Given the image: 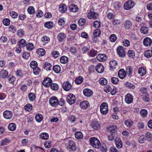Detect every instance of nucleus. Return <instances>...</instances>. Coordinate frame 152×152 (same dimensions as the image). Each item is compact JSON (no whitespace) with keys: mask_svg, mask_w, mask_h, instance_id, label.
Segmentation results:
<instances>
[{"mask_svg":"<svg viewBox=\"0 0 152 152\" xmlns=\"http://www.w3.org/2000/svg\"><path fill=\"white\" fill-rule=\"evenodd\" d=\"M91 145L96 148H99L100 145L99 141L96 138L91 137L89 140Z\"/></svg>","mask_w":152,"mask_h":152,"instance_id":"f257e3e1","label":"nucleus"},{"mask_svg":"<svg viewBox=\"0 0 152 152\" xmlns=\"http://www.w3.org/2000/svg\"><path fill=\"white\" fill-rule=\"evenodd\" d=\"M108 111L107 104L106 102L102 103L100 106V112L103 115H106Z\"/></svg>","mask_w":152,"mask_h":152,"instance_id":"f03ea898","label":"nucleus"},{"mask_svg":"<svg viewBox=\"0 0 152 152\" xmlns=\"http://www.w3.org/2000/svg\"><path fill=\"white\" fill-rule=\"evenodd\" d=\"M126 48L123 47L119 46L116 49L118 55L121 57L123 58L126 55V53L125 50Z\"/></svg>","mask_w":152,"mask_h":152,"instance_id":"7ed1b4c3","label":"nucleus"},{"mask_svg":"<svg viewBox=\"0 0 152 152\" xmlns=\"http://www.w3.org/2000/svg\"><path fill=\"white\" fill-rule=\"evenodd\" d=\"M65 145L67 148L71 149L72 151H75L76 150V144L73 141H69L67 143H65Z\"/></svg>","mask_w":152,"mask_h":152,"instance_id":"20e7f679","label":"nucleus"},{"mask_svg":"<svg viewBox=\"0 0 152 152\" xmlns=\"http://www.w3.org/2000/svg\"><path fill=\"white\" fill-rule=\"evenodd\" d=\"M49 103L52 107H56L58 105V100L55 96L51 97L49 100Z\"/></svg>","mask_w":152,"mask_h":152,"instance_id":"39448f33","label":"nucleus"},{"mask_svg":"<svg viewBox=\"0 0 152 152\" xmlns=\"http://www.w3.org/2000/svg\"><path fill=\"white\" fill-rule=\"evenodd\" d=\"M75 95L72 94H68L67 97V102L70 104H72L75 103Z\"/></svg>","mask_w":152,"mask_h":152,"instance_id":"423d86ee","label":"nucleus"},{"mask_svg":"<svg viewBox=\"0 0 152 152\" xmlns=\"http://www.w3.org/2000/svg\"><path fill=\"white\" fill-rule=\"evenodd\" d=\"M52 82L51 79L48 77L45 78L43 80L42 84L43 86L46 87H48L50 86Z\"/></svg>","mask_w":152,"mask_h":152,"instance_id":"0eeeda50","label":"nucleus"},{"mask_svg":"<svg viewBox=\"0 0 152 152\" xmlns=\"http://www.w3.org/2000/svg\"><path fill=\"white\" fill-rule=\"evenodd\" d=\"M134 5V2L131 1L126 2L124 5V8L125 9L129 10L133 7Z\"/></svg>","mask_w":152,"mask_h":152,"instance_id":"6e6552de","label":"nucleus"},{"mask_svg":"<svg viewBox=\"0 0 152 152\" xmlns=\"http://www.w3.org/2000/svg\"><path fill=\"white\" fill-rule=\"evenodd\" d=\"M4 117L7 119H10L12 116V111L9 110H5L3 113Z\"/></svg>","mask_w":152,"mask_h":152,"instance_id":"1a4fd4ad","label":"nucleus"},{"mask_svg":"<svg viewBox=\"0 0 152 152\" xmlns=\"http://www.w3.org/2000/svg\"><path fill=\"white\" fill-rule=\"evenodd\" d=\"M133 100V96L130 94H128L125 96V100L126 103L130 104L132 103Z\"/></svg>","mask_w":152,"mask_h":152,"instance_id":"9d476101","label":"nucleus"},{"mask_svg":"<svg viewBox=\"0 0 152 152\" xmlns=\"http://www.w3.org/2000/svg\"><path fill=\"white\" fill-rule=\"evenodd\" d=\"M62 87L64 90L68 91L71 88L72 85L68 81H66L63 83Z\"/></svg>","mask_w":152,"mask_h":152,"instance_id":"9b49d317","label":"nucleus"},{"mask_svg":"<svg viewBox=\"0 0 152 152\" xmlns=\"http://www.w3.org/2000/svg\"><path fill=\"white\" fill-rule=\"evenodd\" d=\"M96 58L100 62L104 61L107 59V56L104 54H99L97 56Z\"/></svg>","mask_w":152,"mask_h":152,"instance_id":"f8f14e48","label":"nucleus"},{"mask_svg":"<svg viewBox=\"0 0 152 152\" xmlns=\"http://www.w3.org/2000/svg\"><path fill=\"white\" fill-rule=\"evenodd\" d=\"M90 126L93 129L95 130L98 129L100 127L99 123L96 121H92Z\"/></svg>","mask_w":152,"mask_h":152,"instance_id":"ddd939ff","label":"nucleus"},{"mask_svg":"<svg viewBox=\"0 0 152 152\" xmlns=\"http://www.w3.org/2000/svg\"><path fill=\"white\" fill-rule=\"evenodd\" d=\"M83 93L84 95L87 97L91 96L93 94V91L90 89L86 88L83 90Z\"/></svg>","mask_w":152,"mask_h":152,"instance_id":"4468645a","label":"nucleus"},{"mask_svg":"<svg viewBox=\"0 0 152 152\" xmlns=\"http://www.w3.org/2000/svg\"><path fill=\"white\" fill-rule=\"evenodd\" d=\"M95 68L96 71L99 73H102L104 70V66L101 63L98 64L96 66Z\"/></svg>","mask_w":152,"mask_h":152,"instance_id":"2eb2a0df","label":"nucleus"},{"mask_svg":"<svg viewBox=\"0 0 152 152\" xmlns=\"http://www.w3.org/2000/svg\"><path fill=\"white\" fill-rule=\"evenodd\" d=\"M66 35L64 33H59L57 37V39L59 42H61L65 39L66 37Z\"/></svg>","mask_w":152,"mask_h":152,"instance_id":"dca6fc26","label":"nucleus"},{"mask_svg":"<svg viewBox=\"0 0 152 152\" xmlns=\"http://www.w3.org/2000/svg\"><path fill=\"white\" fill-rule=\"evenodd\" d=\"M80 106L82 109L85 110L89 107L90 105L87 101L85 100L80 103Z\"/></svg>","mask_w":152,"mask_h":152,"instance_id":"f3484780","label":"nucleus"},{"mask_svg":"<svg viewBox=\"0 0 152 152\" xmlns=\"http://www.w3.org/2000/svg\"><path fill=\"white\" fill-rule=\"evenodd\" d=\"M152 41L151 39L148 37L145 38L143 40V44L145 46H148L151 44Z\"/></svg>","mask_w":152,"mask_h":152,"instance_id":"a211bd4d","label":"nucleus"},{"mask_svg":"<svg viewBox=\"0 0 152 152\" xmlns=\"http://www.w3.org/2000/svg\"><path fill=\"white\" fill-rule=\"evenodd\" d=\"M98 14L94 12H90L87 15V17L89 19H96L98 17Z\"/></svg>","mask_w":152,"mask_h":152,"instance_id":"6ab92c4d","label":"nucleus"},{"mask_svg":"<svg viewBox=\"0 0 152 152\" xmlns=\"http://www.w3.org/2000/svg\"><path fill=\"white\" fill-rule=\"evenodd\" d=\"M118 75L120 78L123 79L126 76V72L124 69H121L118 71Z\"/></svg>","mask_w":152,"mask_h":152,"instance_id":"aec40b11","label":"nucleus"},{"mask_svg":"<svg viewBox=\"0 0 152 152\" xmlns=\"http://www.w3.org/2000/svg\"><path fill=\"white\" fill-rule=\"evenodd\" d=\"M132 22L129 20H126L124 22V26L126 29H130L132 28Z\"/></svg>","mask_w":152,"mask_h":152,"instance_id":"412c9836","label":"nucleus"},{"mask_svg":"<svg viewBox=\"0 0 152 152\" xmlns=\"http://www.w3.org/2000/svg\"><path fill=\"white\" fill-rule=\"evenodd\" d=\"M110 131L111 133L117 134L116 129H117V126L115 125H111L107 128Z\"/></svg>","mask_w":152,"mask_h":152,"instance_id":"4be33fe9","label":"nucleus"},{"mask_svg":"<svg viewBox=\"0 0 152 152\" xmlns=\"http://www.w3.org/2000/svg\"><path fill=\"white\" fill-rule=\"evenodd\" d=\"M69 8L70 11L74 12H76L78 11V7L74 4H71L69 6Z\"/></svg>","mask_w":152,"mask_h":152,"instance_id":"5701e85b","label":"nucleus"},{"mask_svg":"<svg viewBox=\"0 0 152 152\" xmlns=\"http://www.w3.org/2000/svg\"><path fill=\"white\" fill-rule=\"evenodd\" d=\"M124 85L126 87L130 89L133 90L135 88V86L134 84L128 82H126Z\"/></svg>","mask_w":152,"mask_h":152,"instance_id":"b1692460","label":"nucleus"},{"mask_svg":"<svg viewBox=\"0 0 152 152\" xmlns=\"http://www.w3.org/2000/svg\"><path fill=\"white\" fill-rule=\"evenodd\" d=\"M50 41V39L48 37L46 36H43L41 38V41L43 45H45L48 43Z\"/></svg>","mask_w":152,"mask_h":152,"instance_id":"393cba45","label":"nucleus"},{"mask_svg":"<svg viewBox=\"0 0 152 152\" xmlns=\"http://www.w3.org/2000/svg\"><path fill=\"white\" fill-rule=\"evenodd\" d=\"M8 75V72L6 70L2 69L0 71V76L2 78H5Z\"/></svg>","mask_w":152,"mask_h":152,"instance_id":"a878e982","label":"nucleus"},{"mask_svg":"<svg viewBox=\"0 0 152 152\" xmlns=\"http://www.w3.org/2000/svg\"><path fill=\"white\" fill-rule=\"evenodd\" d=\"M36 53L38 55L42 56L45 55V51L43 48H39L37 50Z\"/></svg>","mask_w":152,"mask_h":152,"instance_id":"bb28decb","label":"nucleus"},{"mask_svg":"<svg viewBox=\"0 0 152 152\" xmlns=\"http://www.w3.org/2000/svg\"><path fill=\"white\" fill-rule=\"evenodd\" d=\"M75 137L77 139H81L83 137V135L80 131L76 132L75 134Z\"/></svg>","mask_w":152,"mask_h":152,"instance_id":"cd10ccee","label":"nucleus"},{"mask_svg":"<svg viewBox=\"0 0 152 152\" xmlns=\"http://www.w3.org/2000/svg\"><path fill=\"white\" fill-rule=\"evenodd\" d=\"M26 50L28 51H31L34 48V44L31 42H29L26 45Z\"/></svg>","mask_w":152,"mask_h":152,"instance_id":"c85d7f7f","label":"nucleus"},{"mask_svg":"<svg viewBox=\"0 0 152 152\" xmlns=\"http://www.w3.org/2000/svg\"><path fill=\"white\" fill-rule=\"evenodd\" d=\"M67 10V7L65 4H61L59 7V11L61 13L65 12Z\"/></svg>","mask_w":152,"mask_h":152,"instance_id":"c756f323","label":"nucleus"},{"mask_svg":"<svg viewBox=\"0 0 152 152\" xmlns=\"http://www.w3.org/2000/svg\"><path fill=\"white\" fill-rule=\"evenodd\" d=\"M68 61V58L65 56H62L60 58V62L62 64H65Z\"/></svg>","mask_w":152,"mask_h":152,"instance_id":"7c9ffc66","label":"nucleus"},{"mask_svg":"<svg viewBox=\"0 0 152 152\" xmlns=\"http://www.w3.org/2000/svg\"><path fill=\"white\" fill-rule=\"evenodd\" d=\"M26 45V41L23 39H21L18 42L17 45L21 48L24 47Z\"/></svg>","mask_w":152,"mask_h":152,"instance_id":"2f4dec72","label":"nucleus"},{"mask_svg":"<svg viewBox=\"0 0 152 152\" xmlns=\"http://www.w3.org/2000/svg\"><path fill=\"white\" fill-rule=\"evenodd\" d=\"M144 56L147 58H148L152 56V52L150 50H146L144 53Z\"/></svg>","mask_w":152,"mask_h":152,"instance_id":"473e14b6","label":"nucleus"},{"mask_svg":"<svg viewBox=\"0 0 152 152\" xmlns=\"http://www.w3.org/2000/svg\"><path fill=\"white\" fill-rule=\"evenodd\" d=\"M51 89L53 91H57L59 88V85L57 83H51L50 86Z\"/></svg>","mask_w":152,"mask_h":152,"instance_id":"72a5a7b5","label":"nucleus"},{"mask_svg":"<svg viewBox=\"0 0 152 152\" xmlns=\"http://www.w3.org/2000/svg\"><path fill=\"white\" fill-rule=\"evenodd\" d=\"M83 78L82 77L80 76L75 79V82L77 84H80L83 82Z\"/></svg>","mask_w":152,"mask_h":152,"instance_id":"f704fd0d","label":"nucleus"},{"mask_svg":"<svg viewBox=\"0 0 152 152\" xmlns=\"http://www.w3.org/2000/svg\"><path fill=\"white\" fill-rule=\"evenodd\" d=\"M146 72V70L144 67H141L138 69V73L141 76H142L144 75L145 74Z\"/></svg>","mask_w":152,"mask_h":152,"instance_id":"c9c22d12","label":"nucleus"},{"mask_svg":"<svg viewBox=\"0 0 152 152\" xmlns=\"http://www.w3.org/2000/svg\"><path fill=\"white\" fill-rule=\"evenodd\" d=\"M51 65L48 62H45L44 65H43L44 68L47 71L51 70Z\"/></svg>","mask_w":152,"mask_h":152,"instance_id":"e433bc0d","label":"nucleus"},{"mask_svg":"<svg viewBox=\"0 0 152 152\" xmlns=\"http://www.w3.org/2000/svg\"><path fill=\"white\" fill-rule=\"evenodd\" d=\"M29 100L30 101H33L35 99L36 95L33 93H30L28 95Z\"/></svg>","mask_w":152,"mask_h":152,"instance_id":"4c0bfd02","label":"nucleus"},{"mask_svg":"<svg viewBox=\"0 0 152 152\" xmlns=\"http://www.w3.org/2000/svg\"><path fill=\"white\" fill-rule=\"evenodd\" d=\"M145 138L146 140L150 141L152 140V134L149 132H147L145 134Z\"/></svg>","mask_w":152,"mask_h":152,"instance_id":"58836bf2","label":"nucleus"},{"mask_svg":"<svg viewBox=\"0 0 152 152\" xmlns=\"http://www.w3.org/2000/svg\"><path fill=\"white\" fill-rule=\"evenodd\" d=\"M53 26V23L51 22H47L44 24L45 26L48 29L52 28Z\"/></svg>","mask_w":152,"mask_h":152,"instance_id":"ea45409f","label":"nucleus"},{"mask_svg":"<svg viewBox=\"0 0 152 152\" xmlns=\"http://www.w3.org/2000/svg\"><path fill=\"white\" fill-rule=\"evenodd\" d=\"M117 64V62L115 60H112L110 62V67L111 68H115Z\"/></svg>","mask_w":152,"mask_h":152,"instance_id":"a19ab883","label":"nucleus"},{"mask_svg":"<svg viewBox=\"0 0 152 152\" xmlns=\"http://www.w3.org/2000/svg\"><path fill=\"white\" fill-rule=\"evenodd\" d=\"M16 128V124L13 123L10 124L8 126V128L11 131H13L15 130Z\"/></svg>","mask_w":152,"mask_h":152,"instance_id":"79ce46f5","label":"nucleus"},{"mask_svg":"<svg viewBox=\"0 0 152 152\" xmlns=\"http://www.w3.org/2000/svg\"><path fill=\"white\" fill-rule=\"evenodd\" d=\"M138 141L139 142L141 143H144L146 139L145 137L143 135H138Z\"/></svg>","mask_w":152,"mask_h":152,"instance_id":"37998d69","label":"nucleus"},{"mask_svg":"<svg viewBox=\"0 0 152 152\" xmlns=\"http://www.w3.org/2000/svg\"><path fill=\"white\" fill-rule=\"evenodd\" d=\"M115 144L118 148H120L122 147V143L120 139H118V140L115 141Z\"/></svg>","mask_w":152,"mask_h":152,"instance_id":"c03bdc74","label":"nucleus"},{"mask_svg":"<svg viewBox=\"0 0 152 152\" xmlns=\"http://www.w3.org/2000/svg\"><path fill=\"white\" fill-rule=\"evenodd\" d=\"M100 84L102 85H105L107 83V80L104 78L102 77L99 80Z\"/></svg>","mask_w":152,"mask_h":152,"instance_id":"a18cd8bd","label":"nucleus"},{"mask_svg":"<svg viewBox=\"0 0 152 152\" xmlns=\"http://www.w3.org/2000/svg\"><path fill=\"white\" fill-rule=\"evenodd\" d=\"M142 33L145 34H147L148 31V28L147 27L143 26L140 30Z\"/></svg>","mask_w":152,"mask_h":152,"instance_id":"49530a36","label":"nucleus"},{"mask_svg":"<svg viewBox=\"0 0 152 152\" xmlns=\"http://www.w3.org/2000/svg\"><path fill=\"white\" fill-rule=\"evenodd\" d=\"M40 137L43 140L48 139L49 138V135L46 133H43L40 135Z\"/></svg>","mask_w":152,"mask_h":152,"instance_id":"de8ad7c7","label":"nucleus"},{"mask_svg":"<svg viewBox=\"0 0 152 152\" xmlns=\"http://www.w3.org/2000/svg\"><path fill=\"white\" fill-rule=\"evenodd\" d=\"M140 113L142 117H145L147 115L148 112L147 110L145 109H143L141 110Z\"/></svg>","mask_w":152,"mask_h":152,"instance_id":"09e8293b","label":"nucleus"},{"mask_svg":"<svg viewBox=\"0 0 152 152\" xmlns=\"http://www.w3.org/2000/svg\"><path fill=\"white\" fill-rule=\"evenodd\" d=\"M35 118L36 121L38 122H40L43 119L42 115L39 114H37Z\"/></svg>","mask_w":152,"mask_h":152,"instance_id":"8fccbe9b","label":"nucleus"},{"mask_svg":"<svg viewBox=\"0 0 152 152\" xmlns=\"http://www.w3.org/2000/svg\"><path fill=\"white\" fill-rule=\"evenodd\" d=\"M110 40L112 42H115L117 39V37L116 35L114 34H113L110 36L109 38Z\"/></svg>","mask_w":152,"mask_h":152,"instance_id":"3c124183","label":"nucleus"},{"mask_svg":"<svg viewBox=\"0 0 152 152\" xmlns=\"http://www.w3.org/2000/svg\"><path fill=\"white\" fill-rule=\"evenodd\" d=\"M53 71L56 73H59L61 71V67L58 65H56L53 67Z\"/></svg>","mask_w":152,"mask_h":152,"instance_id":"603ef678","label":"nucleus"},{"mask_svg":"<svg viewBox=\"0 0 152 152\" xmlns=\"http://www.w3.org/2000/svg\"><path fill=\"white\" fill-rule=\"evenodd\" d=\"M32 108V105L30 104H27L24 106V108L25 110L28 112L31 111Z\"/></svg>","mask_w":152,"mask_h":152,"instance_id":"864d4df0","label":"nucleus"},{"mask_svg":"<svg viewBox=\"0 0 152 152\" xmlns=\"http://www.w3.org/2000/svg\"><path fill=\"white\" fill-rule=\"evenodd\" d=\"M124 124L127 126L130 127L132 125L133 122L131 120L128 119L125 121Z\"/></svg>","mask_w":152,"mask_h":152,"instance_id":"5fc2aeb1","label":"nucleus"},{"mask_svg":"<svg viewBox=\"0 0 152 152\" xmlns=\"http://www.w3.org/2000/svg\"><path fill=\"white\" fill-rule=\"evenodd\" d=\"M27 11L30 14H33L35 12L34 8L32 6H30L27 9Z\"/></svg>","mask_w":152,"mask_h":152,"instance_id":"6e6d98bb","label":"nucleus"},{"mask_svg":"<svg viewBox=\"0 0 152 152\" xmlns=\"http://www.w3.org/2000/svg\"><path fill=\"white\" fill-rule=\"evenodd\" d=\"M58 23L59 25L62 26L64 25L65 22L64 18H60L58 21Z\"/></svg>","mask_w":152,"mask_h":152,"instance_id":"4d7b16f0","label":"nucleus"},{"mask_svg":"<svg viewBox=\"0 0 152 152\" xmlns=\"http://www.w3.org/2000/svg\"><path fill=\"white\" fill-rule=\"evenodd\" d=\"M33 69V72L35 75L39 74L41 70L40 69L38 66Z\"/></svg>","mask_w":152,"mask_h":152,"instance_id":"13d9d810","label":"nucleus"},{"mask_svg":"<svg viewBox=\"0 0 152 152\" xmlns=\"http://www.w3.org/2000/svg\"><path fill=\"white\" fill-rule=\"evenodd\" d=\"M15 74L17 76L20 77H22L23 75V72L20 69L17 70L15 72Z\"/></svg>","mask_w":152,"mask_h":152,"instance_id":"bf43d9fd","label":"nucleus"},{"mask_svg":"<svg viewBox=\"0 0 152 152\" xmlns=\"http://www.w3.org/2000/svg\"><path fill=\"white\" fill-rule=\"evenodd\" d=\"M52 56L55 58H57L60 56V53L57 51H54L52 53Z\"/></svg>","mask_w":152,"mask_h":152,"instance_id":"052dcab7","label":"nucleus"},{"mask_svg":"<svg viewBox=\"0 0 152 152\" xmlns=\"http://www.w3.org/2000/svg\"><path fill=\"white\" fill-rule=\"evenodd\" d=\"M127 55L129 57L133 58L135 55V53L133 50H129L128 51Z\"/></svg>","mask_w":152,"mask_h":152,"instance_id":"680f3d73","label":"nucleus"},{"mask_svg":"<svg viewBox=\"0 0 152 152\" xmlns=\"http://www.w3.org/2000/svg\"><path fill=\"white\" fill-rule=\"evenodd\" d=\"M101 31L99 29H97L94 30L93 34L96 37H99L101 34Z\"/></svg>","mask_w":152,"mask_h":152,"instance_id":"e2e57ef3","label":"nucleus"},{"mask_svg":"<svg viewBox=\"0 0 152 152\" xmlns=\"http://www.w3.org/2000/svg\"><path fill=\"white\" fill-rule=\"evenodd\" d=\"M44 145L46 148H50L52 145V142L50 141H47L44 143Z\"/></svg>","mask_w":152,"mask_h":152,"instance_id":"0e129e2a","label":"nucleus"},{"mask_svg":"<svg viewBox=\"0 0 152 152\" xmlns=\"http://www.w3.org/2000/svg\"><path fill=\"white\" fill-rule=\"evenodd\" d=\"M30 65L31 68L33 69L37 66V63L36 61H33L30 62Z\"/></svg>","mask_w":152,"mask_h":152,"instance_id":"69168bd1","label":"nucleus"},{"mask_svg":"<svg viewBox=\"0 0 152 152\" xmlns=\"http://www.w3.org/2000/svg\"><path fill=\"white\" fill-rule=\"evenodd\" d=\"M30 54L29 53L27 52H24L22 55V57L25 59H27L30 57Z\"/></svg>","mask_w":152,"mask_h":152,"instance_id":"338daca9","label":"nucleus"},{"mask_svg":"<svg viewBox=\"0 0 152 152\" xmlns=\"http://www.w3.org/2000/svg\"><path fill=\"white\" fill-rule=\"evenodd\" d=\"M123 45L126 47H128L130 45V42L127 39H124L123 40Z\"/></svg>","mask_w":152,"mask_h":152,"instance_id":"774afa93","label":"nucleus"}]
</instances>
